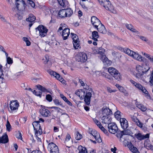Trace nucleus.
I'll use <instances>...</instances> for the list:
<instances>
[{
    "instance_id": "e433bc0d",
    "label": "nucleus",
    "mask_w": 153,
    "mask_h": 153,
    "mask_svg": "<svg viewBox=\"0 0 153 153\" xmlns=\"http://www.w3.org/2000/svg\"><path fill=\"white\" fill-rule=\"evenodd\" d=\"M65 10L66 17H70L73 13L72 10L70 8H68L66 9H65Z\"/></svg>"
},
{
    "instance_id": "39448f33",
    "label": "nucleus",
    "mask_w": 153,
    "mask_h": 153,
    "mask_svg": "<svg viewBox=\"0 0 153 153\" xmlns=\"http://www.w3.org/2000/svg\"><path fill=\"white\" fill-rule=\"evenodd\" d=\"M76 59L78 62H84L87 60V55L85 53L80 52L76 56Z\"/></svg>"
},
{
    "instance_id": "b1692460",
    "label": "nucleus",
    "mask_w": 153,
    "mask_h": 153,
    "mask_svg": "<svg viewBox=\"0 0 153 153\" xmlns=\"http://www.w3.org/2000/svg\"><path fill=\"white\" fill-rule=\"evenodd\" d=\"M135 87L139 90L143 92L145 94L147 95V96H149L148 92L145 88L142 85L139 83H137Z\"/></svg>"
},
{
    "instance_id": "4be33fe9",
    "label": "nucleus",
    "mask_w": 153,
    "mask_h": 153,
    "mask_svg": "<svg viewBox=\"0 0 153 153\" xmlns=\"http://www.w3.org/2000/svg\"><path fill=\"white\" fill-rule=\"evenodd\" d=\"M131 117L132 120L138 126L141 128H143V124L139 121L136 117L133 115H131Z\"/></svg>"
},
{
    "instance_id": "ea45409f",
    "label": "nucleus",
    "mask_w": 153,
    "mask_h": 153,
    "mask_svg": "<svg viewBox=\"0 0 153 153\" xmlns=\"http://www.w3.org/2000/svg\"><path fill=\"white\" fill-rule=\"evenodd\" d=\"M105 49L102 47H100L98 49V54L102 55L104 54Z\"/></svg>"
},
{
    "instance_id": "f3484780",
    "label": "nucleus",
    "mask_w": 153,
    "mask_h": 153,
    "mask_svg": "<svg viewBox=\"0 0 153 153\" xmlns=\"http://www.w3.org/2000/svg\"><path fill=\"white\" fill-rule=\"evenodd\" d=\"M70 30L68 28H65L62 31V36L63 40H66L70 34Z\"/></svg>"
},
{
    "instance_id": "9d476101",
    "label": "nucleus",
    "mask_w": 153,
    "mask_h": 153,
    "mask_svg": "<svg viewBox=\"0 0 153 153\" xmlns=\"http://www.w3.org/2000/svg\"><path fill=\"white\" fill-rule=\"evenodd\" d=\"M41 108L40 109V113L44 117H48L50 115L49 111L45 108L44 106H41Z\"/></svg>"
},
{
    "instance_id": "a19ab883",
    "label": "nucleus",
    "mask_w": 153,
    "mask_h": 153,
    "mask_svg": "<svg viewBox=\"0 0 153 153\" xmlns=\"http://www.w3.org/2000/svg\"><path fill=\"white\" fill-rule=\"evenodd\" d=\"M82 137V135L78 132L77 131L75 133V138L77 140H79Z\"/></svg>"
},
{
    "instance_id": "cd10ccee",
    "label": "nucleus",
    "mask_w": 153,
    "mask_h": 153,
    "mask_svg": "<svg viewBox=\"0 0 153 153\" xmlns=\"http://www.w3.org/2000/svg\"><path fill=\"white\" fill-rule=\"evenodd\" d=\"M85 92L82 89H79L75 92V94L80 98H83L85 95Z\"/></svg>"
},
{
    "instance_id": "412c9836",
    "label": "nucleus",
    "mask_w": 153,
    "mask_h": 153,
    "mask_svg": "<svg viewBox=\"0 0 153 153\" xmlns=\"http://www.w3.org/2000/svg\"><path fill=\"white\" fill-rule=\"evenodd\" d=\"M102 6L107 10L110 11H111V10L113 8V6L111 5L109 0H106L104 3V5H103Z\"/></svg>"
},
{
    "instance_id": "6e6d98bb",
    "label": "nucleus",
    "mask_w": 153,
    "mask_h": 153,
    "mask_svg": "<svg viewBox=\"0 0 153 153\" xmlns=\"http://www.w3.org/2000/svg\"><path fill=\"white\" fill-rule=\"evenodd\" d=\"M7 60L8 64H12L13 62L12 59L10 57H7Z\"/></svg>"
},
{
    "instance_id": "dca6fc26",
    "label": "nucleus",
    "mask_w": 153,
    "mask_h": 153,
    "mask_svg": "<svg viewBox=\"0 0 153 153\" xmlns=\"http://www.w3.org/2000/svg\"><path fill=\"white\" fill-rule=\"evenodd\" d=\"M49 73L51 75H53L56 79L62 82H64V81L63 78L60 76V75L57 73L53 71H49Z\"/></svg>"
},
{
    "instance_id": "ddd939ff",
    "label": "nucleus",
    "mask_w": 153,
    "mask_h": 153,
    "mask_svg": "<svg viewBox=\"0 0 153 153\" xmlns=\"http://www.w3.org/2000/svg\"><path fill=\"white\" fill-rule=\"evenodd\" d=\"M135 137L138 140H141L146 138H149V134H146L145 135L141 133L138 132L134 134Z\"/></svg>"
},
{
    "instance_id": "37998d69",
    "label": "nucleus",
    "mask_w": 153,
    "mask_h": 153,
    "mask_svg": "<svg viewBox=\"0 0 153 153\" xmlns=\"http://www.w3.org/2000/svg\"><path fill=\"white\" fill-rule=\"evenodd\" d=\"M74 48L75 49H77L80 46L79 41H77L73 42Z\"/></svg>"
},
{
    "instance_id": "13d9d810",
    "label": "nucleus",
    "mask_w": 153,
    "mask_h": 153,
    "mask_svg": "<svg viewBox=\"0 0 153 153\" xmlns=\"http://www.w3.org/2000/svg\"><path fill=\"white\" fill-rule=\"evenodd\" d=\"M107 91L110 92V93H111V92H115L116 91V90H112L111 88H110L109 87H107Z\"/></svg>"
},
{
    "instance_id": "a18cd8bd",
    "label": "nucleus",
    "mask_w": 153,
    "mask_h": 153,
    "mask_svg": "<svg viewBox=\"0 0 153 153\" xmlns=\"http://www.w3.org/2000/svg\"><path fill=\"white\" fill-rule=\"evenodd\" d=\"M144 146L147 149L149 150L150 148L152 147V145L149 143L147 142H145L144 143Z\"/></svg>"
},
{
    "instance_id": "3c124183",
    "label": "nucleus",
    "mask_w": 153,
    "mask_h": 153,
    "mask_svg": "<svg viewBox=\"0 0 153 153\" xmlns=\"http://www.w3.org/2000/svg\"><path fill=\"white\" fill-rule=\"evenodd\" d=\"M150 83L151 85L153 86V71H152L150 77Z\"/></svg>"
},
{
    "instance_id": "680f3d73",
    "label": "nucleus",
    "mask_w": 153,
    "mask_h": 153,
    "mask_svg": "<svg viewBox=\"0 0 153 153\" xmlns=\"http://www.w3.org/2000/svg\"><path fill=\"white\" fill-rule=\"evenodd\" d=\"M60 97L65 101V102L68 99L66 97L64 96L62 94H60Z\"/></svg>"
},
{
    "instance_id": "423d86ee",
    "label": "nucleus",
    "mask_w": 153,
    "mask_h": 153,
    "mask_svg": "<svg viewBox=\"0 0 153 153\" xmlns=\"http://www.w3.org/2000/svg\"><path fill=\"white\" fill-rule=\"evenodd\" d=\"M19 104L17 100H12L10 103V107L11 110V112L16 111L18 109Z\"/></svg>"
},
{
    "instance_id": "5701e85b",
    "label": "nucleus",
    "mask_w": 153,
    "mask_h": 153,
    "mask_svg": "<svg viewBox=\"0 0 153 153\" xmlns=\"http://www.w3.org/2000/svg\"><path fill=\"white\" fill-rule=\"evenodd\" d=\"M91 95L92 94L91 92H86V95L84 97V101L87 105H89L90 103Z\"/></svg>"
},
{
    "instance_id": "774afa93",
    "label": "nucleus",
    "mask_w": 153,
    "mask_h": 153,
    "mask_svg": "<svg viewBox=\"0 0 153 153\" xmlns=\"http://www.w3.org/2000/svg\"><path fill=\"white\" fill-rule=\"evenodd\" d=\"M31 153H42L40 151L36 150L33 151Z\"/></svg>"
},
{
    "instance_id": "58836bf2",
    "label": "nucleus",
    "mask_w": 153,
    "mask_h": 153,
    "mask_svg": "<svg viewBox=\"0 0 153 153\" xmlns=\"http://www.w3.org/2000/svg\"><path fill=\"white\" fill-rule=\"evenodd\" d=\"M124 52L128 55L129 56H131L133 51L131 50L128 48H125L123 49Z\"/></svg>"
},
{
    "instance_id": "a878e982",
    "label": "nucleus",
    "mask_w": 153,
    "mask_h": 153,
    "mask_svg": "<svg viewBox=\"0 0 153 153\" xmlns=\"http://www.w3.org/2000/svg\"><path fill=\"white\" fill-rule=\"evenodd\" d=\"M126 27L131 32L137 34H139V32L135 29L134 26L131 24H126L125 25Z\"/></svg>"
},
{
    "instance_id": "473e14b6",
    "label": "nucleus",
    "mask_w": 153,
    "mask_h": 153,
    "mask_svg": "<svg viewBox=\"0 0 153 153\" xmlns=\"http://www.w3.org/2000/svg\"><path fill=\"white\" fill-rule=\"evenodd\" d=\"M65 10V9L60 10L59 13L58 15L61 18H65L66 17Z\"/></svg>"
},
{
    "instance_id": "f8f14e48",
    "label": "nucleus",
    "mask_w": 153,
    "mask_h": 153,
    "mask_svg": "<svg viewBox=\"0 0 153 153\" xmlns=\"http://www.w3.org/2000/svg\"><path fill=\"white\" fill-rule=\"evenodd\" d=\"M35 19V16L32 14H30L28 18L26 19V20L27 22V24H28L29 26V29L34 23Z\"/></svg>"
},
{
    "instance_id": "f03ea898",
    "label": "nucleus",
    "mask_w": 153,
    "mask_h": 153,
    "mask_svg": "<svg viewBox=\"0 0 153 153\" xmlns=\"http://www.w3.org/2000/svg\"><path fill=\"white\" fill-rule=\"evenodd\" d=\"M108 71L115 79L118 81L120 80L121 76L120 74L115 68L112 67H109L108 69Z\"/></svg>"
},
{
    "instance_id": "c756f323",
    "label": "nucleus",
    "mask_w": 153,
    "mask_h": 153,
    "mask_svg": "<svg viewBox=\"0 0 153 153\" xmlns=\"http://www.w3.org/2000/svg\"><path fill=\"white\" fill-rule=\"evenodd\" d=\"M136 106L139 108L141 110L143 111H145L147 108L146 106L143 105L142 104H140L139 102H136Z\"/></svg>"
},
{
    "instance_id": "c03bdc74",
    "label": "nucleus",
    "mask_w": 153,
    "mask_h": 153,
    "mask_svg": "<svg viewBox=\"0 0 153 153\" xmlns=\"http://www.w3.org/2000/svg\"><path fill=\"white\" fill-rule=\"evenodd\" d=\"M103 75L105 76V77L108 79V81L109 82H112L113 80V79L111 76L108 74L104 73Z\"/></svg>"
},
{
    "instance_id": "e2e57ef3",
    "label": "nucleus",
    "mask_w": 153,
    "mask_h": 153,
    "mask_svg": "<svg viewBox=\"0 0 153 153\" xmlns=\"http://www.w3.org/2000/svg\"><path fill=\"white\" fill-rule=\"evenodd\" d=\"M118 89L121 92L124 93L125 92V89L123 87L121 86Z\"/></svg>"
},
{
    "instance_id": "052dcab7",
    "label": "nucleus",
    "mask_w": 153,
    "mask_h": 153,
    "mask_svg": "<svg viewBox=\"0 0 153 153\" xmlns=\"http://www.w3.org/2000/svg\"><path fill=\"white\" fill-rule=\"evenodd\" d=\"M2 66L1 65H0V72L1 73V75L0 76V78L3 79V77H2V76H3L4 74L3 73V71L2 70Z\"/></svg>"
},
{
    "instance_id": "8fccbe9b",
    "label": "nucleus",
    "mask_w": 153,
    "mask_h": 153,
    "mask_svg": "<svg viewBox=\"0 0 153 153\" xmlns=\"http://www.w3.org/2000/svg\"><path fill=\"white\" fill-rule=\"evenodd\" d=\"M27 3L32 7H34L35 6L34 2L32 0H27Z\"/></svg>"
},
{
    "instance_id": "72a5a7b5",
    "label": "nucleus",
    "mask_w": 153,
    "mask_h": 153,
    "mask_svg": "<svg viewBox=\"0 0 153 153\" xmlns=\"http://www.w3.org/2000/svg\"><path fill=\"white\" fill-rule=\"evenodd\" d=\"M132 134V133L130 130L126 129L124 131H123L121 132V135H129L131 136Z\"/></svg>"
},
{
    "instance_id": "f704fd0d",
    "label": "nucleus",
    "mask_w": 153,
    "mask_h": 153,
    "mask_svg": "<svg viewBox=\"0 0 153 153\" xmlns=\"http://www.w3.org/2000/svg\"><path fill=\"white\" fill-rule=\"evenodd\" d=\"M129 148L133 153H140L138 149L131 144L129 145Z\"/></svg>"
},
{
    "instance_id": "4468645a",
    "label": "nucleus",
    "mask_w": 153,
    "mask_h": 153,
    "mask_svg": "<svg viewBox=\"0 0 153 153\" xmlns=\"http://www.w3.org/2000/svg\"><path fill=\"white\" fill-rule=\"evenodd\" d=\"M100 59L102 61L105 66L110 65L111 63V62L109 60L105 55H101Z\"/></svg>"
},
{
    "instance_id": "6ab92c4d",
    "label": "nucleus",
    "mask_w": 153,
    "mask_h": 153,
    "mask_svg": "<svg viewBox=\"0 0 153 153\" xmlns=\"http://www.w3.org/2000/svg\"><path fill=\"white\" fill-rule=\"evenodd\" d=\"M120 122L122 128L124 129H126L128 126V121L125 118L120 119Z\"/></svg>"
},
{
    "instance_id": "bf43d9fd",
    "label": "nucleus",
    "mask_w": 153,
    "mask_h": 153,
    "mask_svg": "<svg viewBox=\"0 0 153 153\" xmlns=\"http://www.w3.org/2000/svg\"><path fill=\"white\" fill-rule=\"evenodd\" d=\"M53 102L55 105H59L60 104V102L59 100L58 99H55L53 100Z\"/></svg>"
},
{
    "instance_id": "0e129e2a",
    "label": "nucleus",
    "mask_w": 153,
    "mask_h": 153,
    "mask_svg": "<svg viewBox=\"0 0 153 153\" xmlns=\"http://www.w3.org/2000/svg\"><path fill=\"white\" fill-rule=\"evenodd\" d=\"M130 81L131 82V83L135 86H136V85L137 83L135 81L132 79L130 80Z\"/></svg>"
},
{
    "instance_id": "2eb2a0df",
    "label": "nucleus",
    "mask_w": 153,
    "mask_h": 153,
    "mask_svg": "<svg viewBox=\"0 0 153 153\" xmlns=\"http://www.w3.org/2000/svg\"><path fill=\"white\" fill-rule=\"evenodd\" d=\"M131 56L134 59L140 62L143 61V58L136 52L133 51Z\"/></svg>"
},
{
    "instance_id": "864d4df0",
    "label": "nucleus",
    "mask_w": 153,
    "mask_h": 153,
    "mask_svg": "<svg viewBox=\"0 0 153 153\" xmlns=\"http://www.w3.org/2000/svg\"><path fill=\"white\" fill-rule=\"evenodd\" d=\"M16 137L19 139L22 140V134L19 131H18L16 135Z\"/></svg>"
},
{
    "instance_id": "393cba45",
    "label": "nucleus",
    "mask_w": 153,
    "mask_h": 153,
    "mask_svg": "<svg viewBox=\"0 0 153 153\" xmlns=\"http://www.w3.org/2000/svg\"><path fill=\"white\" fill-rule=\"evenodd\" d=\"M94 123L97 125L99 128L105 134L108 133L107 131L102 126L100 122L96 119H94Z\"/></svg>"
},
{
    "instance_id": "9b49d317",
    "label": "nucleus",
    "mask_w": 153,
    "mask_h": 153,
    "mask_svg": "<svg viewBox=\"0 0 153 153\" xmlns=\"http://www.w3.org/2000/svg\"><path fill=\"white\" fill-rule=\"evenodd\" d=\"M91 23L96 28H97V27L101 23L100 21L95 16L91 17Z\"/></svg>"
},
{
    "instance_id": "4c0bfd02",
    "label": "nucleus",
    "mask_w": 153,
    "mask_h": 153,
    "mask_svg": "<svg viewBox=\"0 0 153 153\" xmlns=\"http://www.w3.org/2000/svg\"><path fill=\"white\" fill-rule=\"evenodd\" d=\"M78 149L79 151V153H88L86 148L81 146H79Z\"/></svg>"
},
{
    "instance_id": "5fc2aeb1",
    "label": "nucleus",
    "mask_w": 153,
    "mask_h": 153,
    "mask_svg": "<svg viewBox=\"0 0 153 153\" xmlns=\"http://www.w3.org/2000/svg\"><path fill=\"white\" fill-rule=\"evenodd\" d=\"M6 126L7 130L9 131H10V128H11V126L9 122L8 121H7V122Z\"/></svg>"
},
{
    "instance_id": "de8ad7c7",
    "label": "nucleus",
    "mask_w": 153,
    "mask_h": 153,
    "mask_svg": "<svg viewBox=\"0 0 153 153\" xmlns=\"http://www.w3.org/2000/svg\"><path fill=\"white\" fill-rule=\"evenodd\" d=\"M23 40L26 42L27 46H29L30 45V42L29 41L27 38L24 37L23 38Z\"/></svg>"
},
{
    "instance_id": "aec40b11",
    "label": "nucleus",
    "mask_w": 153,
    "mask_h": 153,
    "mask_svg": "<svg viewBox=\"0 0 153 153\" xmlns=\"http://www.w3.org/2000/svg\"><path fill=\"white\" fill-rule=\"evenodd\" d=\"M102 122L105 124H109L111 122V118L108 115H102Z\"/></svg>"
},
{
    "instance_id": "f257e3e1",
    "label": "nucleus",
    "mask_w": 153,
    "mask_h": 153,
    "mask_svg": "<svg viewBox=\"0 0 153 153\" xmlns=\"http://www.w3.org/2000/svg\"><path fill=\"white\" fill-rule=\"evenodd\" d=\"M135 68L137 72L135 75L136 77L140 82H144L146 76L144 75L148 71L150 68L147 64L146 63L145 65H137Z\"/></svg>"
},
{
    "instance_id": "69168bd1",
    "label": "nucleus",
    "mask_w": 153,
    "mask_h": 153,
    "mask_svg": "<svg viewBox=\"0 0 153 153\" xmlns=\"http://www.w3.org/2000/svg\"><path fill=\"white\" fill-rule=\"evenodd\" d=\"M51 109H55V110H56L58 112H59V110L60 109L59 108L55 106H52L51 107Z\"/></svg>"
},
{
    "instance_id": "20e7f679",
    "label": "nucleus",
    "mask_w": 153,
    "mask_h": 153,
    "mask_svg": "<svg viewBox=\"0 0 153 153\" xmlns=\"http://www.w3.org/2000/svg\"><path fill=\"white\" fill-rule=\"evenodd\" d=\"M48 149L50 153H59L57 146L53 143H51L48 144Z\"/></svg>"
},
{
    "instance_id": "7ed1b4c3",
    "label": "nucleus",
    "mask_w": 153,
    "mask_h": 153,
    "mask_svg": "<svg viewBox=\"0 0 153 153\" xmlns=\"http://www.w3.org/2000/svg\"><path fill=\"white\" fill-rule=\"evenodd\" d=\"M36 31H39V35L42 37L45 36L48 31V30L44 26L40 25L36 28Z\"/></svg>"
},
{
    "instance_id": "0eeeda50",
    "label": "nucleus",
    "mask_w": 153,
    "mask_h": 153,
    "mask_svg": "<svg viewBox=\"0 0 153 153\" xmlns=\"http://www.w3.org/2000/svg\"><path fill=\"white\" fill-rule=\"evenodd\" d=\"M33 125L36 136L38 135H40L42 134V130L40 128V126L38 122H33Z\"/></svg>"
},
{
    "instance_id": "2f4dec72",
    "label": "nucleus",
    "mask_w": 153,
    "mask_h": 153,
    "mask_svg": "<svg viewBox=\"0 0 153 153\" xmlns=\"http://www.w3.org/2000/svg\"><path fill=\"white\" fill-rule=\"evenodd\" d=\"M92 39L95 41H97V38L99 37L98 32L97 31H94L92 33Z\"/></svg>"
},
{
    "instance_id": "79ce46f5",
    "label": "nucleus",
    "mask_w": 153,
    "mask_h": 153,
    "mask_svg": "<svg viewBox=\"0 0 153 153\" xmlns=\"http://www.w3.org/2000/svg\"><path fill=\"white\" fill-rule=\"evenodd\" d=\"M71 35H72V38L73 40V42L79 40L78 37V36L76 34L71 33Z\"/></svg>"
},
{
    "instance_id": "c9c22d12",
    "label": "nucleus",
    "mask_w": 153,
    "mask_h": 153,
    "mask_svg": "<svg viewBox=\"0 0 153 153\" xmlns=\"http://www.w3.org/2000/svg\"><path fill=\"white\" fill-rule=\"evenodd\" d=\"M141 53L142 54L148 58L151 62H153V56L148 53H144L143 52H141Z\"/></svg>"
},
{
    "instance_id": "1a4fd4ad",
    "label": "nucleus",
    "mask_w": 153,
    "mask_h": 153,
    "mask_svg": "<svg viewBox=\"0 0 153 153\" xmlns=\"http://www.w3.org/2000/svg\"><path fill=\"white\" fill-rule=\"evenodd\" d=\"M89 132L94 137L97 142L100 143L101 142L102 140L100 137V134L97 131L95 130H90V129L89 130Z\"/></svg>"
},
{
    "instance_id": "603ef678",
    "label": "nucleus",
    "mask_w": 153,
    "mask_h": 153,
    "mask_svg": "<svg viewBox=\"0 0 153 153\" xmlns=\"http://www.w3.org/2000/svg\"><path fill=\"white\" fill-rule=\"evenodd\" d=\"M46 99L49 102H51L52 100V97L50 94H48L46 95Z\"/></svg>"
},
{
    "instance_id": "4d7b16f0",
    "label": "nucleus",
    "mask_w": 153,
    "mask_h": 153,
    "mask_svg": "<svg viewBox=\"0 0 153 153\" xmlns=\"http://www.w3.org/2000/svg\"><path fill=\"white\" fill-rule=\"evenodd\" d=\"M139 37V38L140 39L144 41L147 42H148V40L147 39L146 37L142 36H140Z\"/></svg>"
},
{
    "instance_id": "6e6552de",
    "label": "nucleus",
    "mask_w": 153,
    "mask_h": 153,
    "mask_svg": "<svg viewBox=\"0 0 153 153\" xmlns=\"http://www.w3.org/2000/svg\"><path fill=\"white\" fill-rule=\"evenodd\" d=\"M108 128L109 132L113 134L116 133L118 129L117 125L115 124L112 123L108 124Z\"/></svg>"
},
{
    "instance_id": "338daca9",
    "label": "nucleus",
    "mask_w": 153,
    "mask_h": 153,
    "mask_svg": "<svg viewBox=\"0 0 153 153\" xmlns=\"http://www.w3.org/2000/svg\"><path fill=\"white\" fill-rule=\"evenodd\" d=\"M82 6V8H84V9H87L86 7L85 6V5L83 4V1L80 2L79 3Z\"/></svg>"
},
{
    "instance_id": "c85d7f7f",
    "label": "nucleus",
    "mask_w": 153,
    "mask_h": 153,
    "mask_svg": "<svg viewBox=\"0 0 153 153\" xmlns=\"http://www.w3.org/2000/svg\"><path fill=\"white\" fill-rule=\"evenodd\" d=\"M8 141V138L7 135L6 134L0 138V143H7Z\"/></svg>"
},
{
    "instance_id": "bb28decb",
    "label": "nucleus",
    "mask_w": 153,
    "mask_h": 153,
    "mask_svg": "<svg viewBox=\"0 0 153 153\" xmlns=\"http://www.w3.org/2000/svg\"><path fill=\"white\" fill-rule=\"evenodd\" d=\"M96 28L99 32L100 33L105 34L106 32V30L105 26L101 23L97 27V28Z\"/></svg>"
},
{
    "instance_id": "09e8293b",
    "label": "nucleus",
    "mask_w": 153,
    "mask_h": 153,
    "mask_svg": "<svg viewBox=\"0 0 153 153\" xmlns=\"http://www.w3.org/2000/svg\"><path fill=\"white\" fill-rule=\"evenodd\" d=\"M33 93L36 95L41 97L42 92L40 91L37 92L35 90H34L33 91Z\"/></svg>"
},
{
    "instance_id": "7c9ffc66",
    "label": "nucleus",
    "mask_w": 153,
    "mask_h": 153,
    "mask_svg": "<svg viewBox=\"0 0 153 153\" xmlns=\"http://www.w3.org/2000/svg\"><path fill=\"white\" fill-rule=\"evenodd\" d=\"M59 5L64 7L68 6V2L66 0H57Z\"/></svg>"
},
{
    "instance_id": "a211bd4d",
    "label": "nucleus",
    "mask_w": 153,
    "mask_h": 153,
    "mask_svg": "<svg viewBox=\"0 0 153 153\" xmlns=\"http://www.w3.org/2000/svg\"><path fill=\"white\" fill-rule=\"evenodd\" d=\"M102 115H108L111 114L112 111L111 109L106 106H104L102 110Z\"/></svg>"
},
{
    "instance_id": "49530a36",
    "label": "nucleus",
    "mask_w": 153,
    "mask_h": 153,
    "mask_svg": "<svg viewBox=\"0 0 153 153\" xmlns=\"http://www.w3.org/2000/svg\"><path fill=\"white\" fill-rule=\"evenodd\" d=\"M36 87H37L39 90L45 92L47 90L42 85H36Z\"/></svg>"
}]
</instances>
